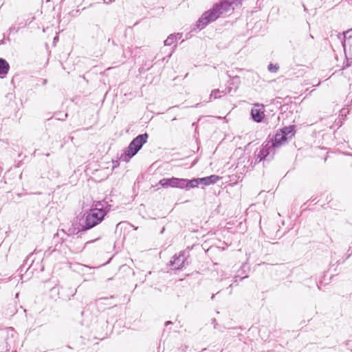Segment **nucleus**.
Here are the masks:
<instances>
[{
  "label": "nucleus",
  "instance_id": "nucleus-1",
  "mask_svg": "<svg viewBox=\"0 0 352 352\" xmlns=\"http://www.w3.org/2000/svg\"><path fill=\"white\" fill-rule=\"evenodd\" d=\"M296 126L289 125L278 129L273 138L262 145L256 154V163L261 161H270L274 158L276 150L291 140L296 134Z\"/></svg>",
  "mask_w": 352,
  "mask_h": 352
},
{
  "label": "nucleus",
  "instance_id": "nucleus-2",
  "mask_svg": "<svg viewBox=\"0 0 352 352\" xmlns=\"http://www.w3.org/2000/svg\"><path fill=\"white\" fill-rule=\"evenodd\" d=\"M113 210V206L107 199L94 201L92 208L85 213L80 220V230L86 231L100 224L104 220V217Z\"/></svg>",
  "mask_w": 352,
  "mask_h": 352
},
{
  "label": "nucleus",
  "instance_id": "nucleus-3",
  "mask_svg": "<svg viewBox=\"0 0 352 352\" xmlns=\"http://www.w3.org/2000/svg\"><path fill=\"white\" fill-rule=\"evenodd\" d=\"M233 10L232 3L226 0H220L214 4L212 8L203 13L197 21V27L204 29L210 23L216 21L221 14Z\"/></svg>",
  "mask_w": 352,
  "mask_h": 352
},
{
  "label": "nucleus",
  "instance_id": "nucleus-4",
  "mask_svg": "<svg viewBox=\"0 0 352 352\" xmlns=\"http://www.w3.org/2000/svg\"><path fill=\"white\" fill-rule=\"evenodd\" d=\"M148 138V134L147 133L140 134L133 138L125 148L124 153L121 154L120 160L129 162L142 148L143 145L147 142Z\"/></svg>",
  "mask_w": 352,
  "mask_h": 352
},
{
  "label": "nucleus",
  "instance_id": "nucleus-5",
  "mask_svg": "<svg viewBox=\"0 0 352 352\" xmlns=\"http://www.w3.org/2000/svg\"><path fill=\"white\" fill-rule=\"evenodd\" d=\"M189 257V252L181 251L178 254H175L173 259L170 261V265L173 267L174 270H181L186 265L189 264L188 260Z\"/></svg>",
  "mask_w": 352,
  "mask_h": 352
},
{
  "label": "nucleus",
  "instance_id": "nucleus-6",
  "mask_svg": "<svg viewBox=\"0 0 352 352\" xmlns=\"http://www.w3.org/2000/svg\"><path fill=\"white\" fill-rule=\"evenodd\" d=\"M182 178L172 177L170 178L161 179L157 185L164 188H175L181 189Z\"/></svg>",
  "mask_w": 352,
  "mask_h": 352
},
{
  "label": "nucleus",
  "instance_id": "nucleus-7",
  "mask_svg": "<svg viewBox=\"0 0 352 352\" xmlns=\"http://www.w3.org/2000/svg\"><path fill=\"white\" fill-rule=\"evenodd\" d=\"M252 119L256 122H261L265 117L264 105L256 104L251 110Z\"/></svg>",
  "mask_w": 352,
  "mask_h": 352
},
{
  "label": "nucleus",
  "instance_id": "nucleus-8",
  "mask_svg": "<svg viewBox=\"0 0 352 352\" xmlns=\"http://www.w3.org/2000/svg\"><path fill=\"white\" fill-rule=\"evenodd\" d=\"M92 38L96 39V43H101L105 39V35L102 29L98 25H94L91 28Z\"/></svg>",
  "mask_w": 352,
  "mask_h": 352
},
{
  "label": "nucleus",
  "instance_id": "nucleus-9",
  "mask_svg": "<svg viewBox=\"0 0 352 352\" xmlns=\"http://www.w3.org/2000/svg\"><path fill=\"white\" fill-rule=\"evenodd\" d=\"M181 189L189 190L191 188L197 187L199 185V178H193L192 179L182 178Z\"/></svg>",
  "mask_w": 352,
  "mask_h": 352
},
{
  "label": "nucleus",
  "instance_id": "nucleus-10",
  "mask_svg": "<svg viewBox=\"0 0 352 352\" xmlns=\"http://www.w3.org/2000/svg\"><path fill=\"white\" fill-rule=\"evenodd\" d=\"M199 185H203L204 186H209L210 184H214L217 183L221 177L216 175H211L210 176H207L205 177H198Z\"/></svg>",
  "mask_w": 352,
  "mask_h": 352
},
{
  "label": "nucleus",
  "instance_id": "nucleus-11",
  "mask_svg": "<svg viewBox=\"0 0 352 352\" xmlns=\"http://www.w3.org/2000/svg\"><path fill=\"white\" fill-rule=\"evenodd\" d=\"M10 65L8 62L3 58H0V78H4L8 74L10 70Z\"/></svg>",
  "mask_w": 352,
  "mask_h": 352
},
{
  "label": "nucleus",
  "instance_id": "nucleus-12",
  "mask_svg": "<svg viewBox=\"0 0 352 352\" xmlns=\"http://www.w3.org/2000/svg\"><path fill=\"white\" fill-rule=\"evenodd\" d=\"M182 38V34H170L167 38L164 41V43L166 46H170L173 43H174L177 39H180Z\"/></svg>",
  "mask_w": 352,
  "mask_h": 352
},
{
  "label": "nucleus",
  "instance_id": "nucleus-13",
  "mask_svg": "<svg viewBox=\"0 0 352 352\" xmlns=\"http://www.w3.org/2000/svg\"><path fill=\"white\" fill-rule=\"evenodd\" d=\"M247 266L244 264V265H243L242 268L240 270L238 271V275L235 276L234 282H237V278L238 277H240V280H242L244 278H248V275L247 274L244 275V274L245 273V268Z\"/></svg>",
  "mask_w": 352,
  "mask_h": 352
},
{
  "label": "nucleus",
  "instance_id": "nucleus-14",
  "mask_svg": "<svg viewBox=\"0 0 352 352\" xmlns=\"http://www.w3.org/2000/svg\"><path fill=\"white\" fill-rule=\"evenodd\" d=\"M221 93H223L224 94H226L225 91H221L219 89H213L210 95V99H211L212 98H213L214 99L220 98L221 97L220 95Z\"/></svg>",
  "mask_w": 352,
  "mask_h": 352
},
{
  "label": "nucleus",
  "instance_id": "nucleus-15",
  "mask_svg": "<svg viewBox=\"0 0 352 352\" xmlns=\"http://www.w3.org/2000/svg\"><path fill=\"white\" fill-rule=\"evenodd\" d=\"M55 116H57L56 119L58 120H61V121H64L67 117V113H62V112H56L55 113Z\"/></svg>",
  "mask_w": 352,
  "mask_h": 352
},
{
  "label": "nucleus",
  "instance_id": "nucleus-16",
  "mask_svg": "<svg viewBox=\"0 0 352 352\" xmlns=\"http://www.w3.org/2000/svg\"><path fill=\"white\" fill-rule=\"evenodd\" d=\"M267 69L270 72H277V71L279 69V66L278 65H274L272 63H270L268 65Z\"/></svg>",
  "mask_w": 352,
  "mask_h": 352
},
{
  "label": "nucleus",
  "instance_id": "nucleus-17",
  "mask_svg": "<svg viewBox=\"0 0 352 352\" xmlns=\"http://www.w3.org/2000/svg\"><path fill=\"white\" fill-rule=\"evenodd\" d=\"M351 256H352V250L351 251V252H349V254H347V256H346V258H345L344 260H343V261H340V260H339V261H336L337 265H340V264H341V263H344V261H345L346 259H348Z\"/></svg>",
  "mask_w": 352,
  "mask_h": 352
},
{
  "label": "nucleus",
  "instance_id": "nucleus-18",
  "mask_svg": "<svg viewBox=\"0 0 352 352\" xmlns=\"http://www.w3.org/2000/svg\"><path fill=\"white\" fill-rule=\"evenodd\" d=\"M351 256H352V250L351 251V252H349V254H347V256H346V258H345L344 260H343V261H340V260H339V261H336L337 265H340V264H341V263H344V261H345L346 259H348Z\"/></svg>",
  "mask_w": 352,
  "mask_h": 352
},
{
  "label": "nucleus",
  "instance_id": "nucleus-19",
  "mask_svg": "<svg viewBox=\"0 0 352 352\" xmlns=\"http://www.w3.org/2000/svg\"><path fill=\"white\" fill-rule=\"evenodd\" d=\"M19 28H16L14 26H12L9 28L10 33L12 32H17L19 31Z\"/></svg>",
  "mask_w": 352,
  "mask_h": 352
},
{
  "label": "nucleus",
  "instance_id": "nucleus-20",
  "mask_svg": "<svg viewBox=\"0 0 352 352\" xmlns=\"http://www.w3.org/2000/svg\"><path fill=\"white\" fill-rule=\"evenodd\" d=\"M151 66H148L146 68H145L144 67H142L140 68V72H143L144 71H147L149 69V68L151 67Z\"/></svg>",
  "mask_w": 352,
  "mask_h": 352
},
{
  "label": "nucleus",
  "instance_id": "nucleus-21",
  "mask_svg": "<svg viewBox=\"0 0 352 352\" xmlns=\"http://www.w3.org/2000/svg\"><path fill=\"white\" fill-rule=\"evenodd\" d=\"M99 239H100V237H98V238H96V239H94V240L89 241H87V242L85 243V245H88V244H89V243H94V241H96L98 240Z\"/></svg>",
  "mask_w": 352,
  "mask_h": 352
},
{
  "label": "nucleus",
  "instance_id": "nucleus-22",
  "mask_svg": "<svg viewBox=\"0 0 352 352\" xmlns=\"http://www.w3.org/2000/svg\"><path fill=\"white\" fill-rule=\"evenodd\" d=\"M172 324H173V322H171V321H166L165 322V326L168 327V325Z\"/></svg>",
  "mask_w": 352,
  "mask_h": 352
},
{
  "label": "nucleus",
  "instance_id": "nucleus-23",
  "mask_svg": "<svg viewBox=\"0 0 352 352\" xmlns=\"http://www.w3.org/2000/svg\"><path fill=\"white\" fill-rule=\"evenodd\" d=\"M302 7H303L304 11L307 12V8H306V6L304 3H302Z\"/></svg>",
  "mask_w": 352,
  "mask_h": 352
},
{
  "label": "nucleus",
  "instance_id": "nucleus-24",
  "mask_svg": "<svg viewBox=\"0 0 352 352\" xmlns=\"http://www.w3.org/2000/svg\"><path fill=\"white\" fill-rule=\"evenodd\" d=\"M85 314H86V311H82V313H81L82 316H84Z\"/></svg>",
  "mask_w": 352,
  "mask_h": 352
},
{
  "label": "nucleus",
  "instance_id": "nucleus-25",
  "mask_svg": "<svg viewBox=\"0 0 352 352\" xmlns=\"http://www.w3.org/2000/svg\"><path fill=\"white\" fill-rule=\"evenodd\" d=\"M113 164H115L114 166H116V165L118 164V161H116V163H115V162H113Z\"/></svg>",
  "mask_w": 352,
  "mask_h": 352
},
{
  "label": "nucleus",
  "instance_id": "nucleus-26",
  "mask_svg": "<svg viewBox=\"0 0 352 352\" xmlns=\"http://www.w3.org/2000/svg\"><path fill=\"white\" fill-rule=\"evenodd\" d=\"M113 164H115L114 166H116V165L118 164V161H116V163H115V162H113Z\"/></svg>",
  "mask_w": 352,
  "mask_h": 352
},
{
  "label": "nucleus",
  "instance_id": "nucleus-27",
  "mask_svg": "<svg viewBox=\"0 0 352 352\" xmlns=\"http://www.w3.org/2000/svg\"><path fill=\"white\" fill-rule=\"evenodd\" d=\"M113 164H115L114 166H116V165L118 164V161H116V163H115V162H113Z\"/></svg>",
  "mask_w": 352,
  "mask_h": 352
},
{
  "label": "nucleus",
  "instance_id": "nucleus-28",
  "mask_svg": "<svg viewBox=\"0 0 352 352\" xmlns=\"http://www.w3.org/2000/svg\"><path fill=\"white\" fill-rule=\"evenodd\" d=\"M113 164H115L114 166H116V165L118 164V161H116V163H115V162H113Z\"/></svg>",
  "mask_w": 352,
  "mask_h": 352
},
{
  "label": "nucleus",
  "instance_id": "nucleus-29",
  "mask_svg": "<svg viewBox=\"0 0 352 352\" xmlns=\"http://www.w3.org/2000/svg\"><path fill=\"white\" fill-rule=\"evenodd\" d=\"M76 292V289H75V292H72V295H71V296H74L75 295Z\"/></svg>",
  "mask_w": 352,
  "mask_h": 352
},
{
  "label": "nucleus",
  "instance_id": "nucleus-30",
  "mask_svg": "<svg viewBox=\"0 0 352 352\" xmlns=\"http://www.w3.org/2000/svg\"><path fill=\"white\" fill-rule=\"evenodd\" d=\"M164 230H165V228H163L162 230H161L160 233L162 234L164 232Z\"/></svg>",
  "mask_w": 352,
  "mask_h": 352
},
{
  "label": "nucleus",
  "instance_id": "nucleus-31",
  "mask_svg": "<svg viewBox=\"0 0 352 352\" xmlns=\"http://www.w3.org/2000/svg\"><path fill=\"white\" fill-rule=\"evenodd\" d=\"M214 296H215V295L212 294V296H211V299L213 300L214 298Z\"/></svg>",
  "mask_w": 352,
  "mask_h": 352
},
{
  "label": "nucleus",
  "instance_id": "nucleus-32",
  "mask_svg": "<svg viewBox=\"0 0 352 352\" xmlns=\"http://www.w3.org/2000/svg\"><path fill=\"white\" fill-rule=\"evenodd\" d=\"M311 201H316V198H313V197H311Z\"/></svg>",
  "mask_w": 352,
  "mask_h": 352
},
{
  "label": "nucleus",
  "instance_id": "nucleus-33",
  "mask_svg": "<svg viewBox=\"0 0 352 352\" xmlns=\"http://www.w3.org/2000/svg\"><path fill=\"white\" fill-rule=\"evenodd\" d=\"M212 320V322H213V323H215V322H216V319H215V318H213Z\"/></svg>",
  "mask_w": 352,
  "mask_h": 352
},
{
  "label": "nucleus",
  "instance_id": "nucleus-34",
  "mask_svg": "<svg viewBox=\"0 0 352 352\" xmlns=\"http://www.w3.org/2000/svg\"><path fill=\"white\" fill-rule=\"evenodd\" d=\"M239 76H236L235 77H234V79H239Z\"/></svg>",
  "mask_w": 352,
  "mask_h": 352
},
{
  "label": "nucleus",
  "instance_id": "nucleus-35",
  "mask_svg": "<svg viewBox=\"0 0 352 352\" xmlns=\"http://www.w3.org/2000/svg\"><path fill=\"white\" fill-rule=\"evenodd\" d=\"M352 248V242H351V245L349 246V251Z\"/></svg>",
  "mask_w": 352,
  "mask_h": 352
},
{
  "label": "nucleus",
  "instance_id": "nucleus-36",
  "mask_svg": "<svg viewBox=\"0 0 352 352\" xmlns=\"http://www.w3.org/2000/svg\"><path fill=\"white\" fill-rule=\"evenodd\" d=\"M56 40H58V37H55V38H54V41H56Z\"/></svg>",
  "mask_w": 352,
  "mask_h": 352
},
{
  "label": "nucleus",
  "instance_id": "nucleus-37",
  "mask_svg": "<svg viewBox=\"0 0 352 352\" xmlns=\"http://www.w3.org/2000/svg\"><path fill=\"white\" fill-rule=\"evenodd\" d=\"M309 38H314V36L311 34H309Z\"/></svg>",
  "mask_w": 352,
  "mask_h": 352
}]
</instances>
